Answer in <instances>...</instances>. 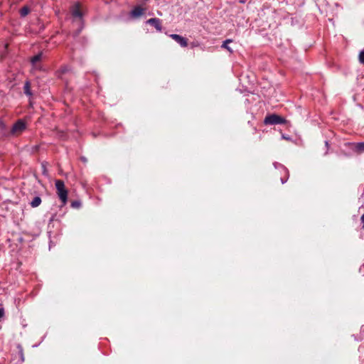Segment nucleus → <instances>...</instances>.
Masks as SVG:
<instances>
[{"mask_svg": "<svg viewBox=\"0 0 364 364\" xmlns=\"http://www.w3.org/2000/svg\"><path fill=\"white\" fill-rule=\"evenodd\" d=\"M17 348L18 349V354H19L21 361H24V355H23V348L21 347V345H18Z\"/></svg>", "mask_w": 364, "mask_h": 364, "instance_id": "15", "label": "nucleus"}, {"mask_svg": "<svg viewBox=\"0 0 364 364\" xmlns=\"http://www.w3.org/2000/svg\"><path fill=\"white\" fill-rule=\"evenodd\" d=\"M146 23L154 26L157 31L161 32L162 31L161 20L158 18H149Z\"/></svg>", "mask_w": 364, "mask_h": 364, "instance_id": "4", "label": "nucleus"}, {"mask_svg": "<svg viewBox=\"0 0 364 364\" xmlns=\"http://www.w3.org/2000/svg\"><path fill=\"white\" fill-rule=\"evenodd\" d=\"M82 160L86 161V159L85 157H82Z\"/></svg>", "mask_w": 364, "mask_h": 364, "instance_id": "25", "label": "nucleus"}, {"mask_svg": "<svg viewBox=\"0 0 364 364\" xmlns=\"http://www.w3.org/2000/svg\"><path fill=\"white\" fill-rule=\"evenodd\" d=\"M4 316V310L3 308H0V319Z\"/></svg>", "mask_w": 364, "mask_h": 364, "instance_id": "20", "label": "nucleus"}, {"mask_svg": "<svg viewBox=\"0 0 364 364\" xmlns=\"http://www.w3.org/2000/svg\"><path fill=\"white\" fill-rule=\"evenodd\" d=\"M273 165L275 168L282 169L284 171V174L287 175V177L289 176V170L284 165L278 162H274Z\"/></svg>", "mask_w": 364, "mask_h": 364, "instance_id": "11", "label": "nucleus"}, {"mask_svg": "<svg viewBox=\"0 0 364 364\" xmlns=\"http://www.w3.org/2000/svg\"><path fill=\"white\" fill-rule=\"evenodd\" d=\"M361 223H362V228L364 229V213L362 215L360 218Z\"/></svg>", "mask_w": 364, "mask_h": 364, "instance_id": "21", "label": "nucleus"}, {"mask_svg": "<svg viewBox=\"0 0 364 364\" xmlns=\"http://www.w3.org/2000/svg\"><path fill=\"white\" fill-rule=\"evenodd\" d=\"M39 149V146L38 145H36L33 147V151H38Z\"/></svg>", "mask_w": 364, "mask_h": 364, "instance_id": "22", "label": "nucleus"}, {"mask_svg": "<svg viewBox=\"0 0 364 364\" xmlns=\"http://www.w3.org/2000/svg\"><path fill=\"white\" fill-rule=\"evenodd\" d=\"M30 12V9L28 6H23L20 9V15L21 17L26 16Z\"/></svg>", "mask_w": 364, "mask_h": 364, "instance_id": "14", "label": "nucleus"}, {"mask_svg": "<svg viewBox=\"0 0 364 364\" xmlns=\"http://www.w3.org/2000/svg\"><path fill=\"white\" fill-rule=\"evenodd\" d=\"M81 205V203L78 200H74L71 203V206L75 208H78Z\"/></svg>", "mask_w": 364, "mask_h": 364, "instance_id": "17", "label": "nucleus"}, {"mask_svg": "<svg viewBox=\"0 0 364 364\" xmlns=\"http://www.w3.org/2000/svg\"><path fill=\"white\" fill-rule=\"evenodd\" d=\"M286 122V120L284 118L275 114H269L267 115L264 119V123L265 124H271V125H275V124H283Z\"/></svg>", "mask_w": 364, "mask_h": 364, "instance_id": "2", "label": "nucleus"}, {"mask_svg": "<svg viewBox=\"0 0 364 364\" xmlns=\"http://www.w3.org/2000/svg\"><path fill=\"white\" fill-rule=\"evenodd\" d=\"M289 177H287V175L285 174V177H281L280 180H281V182L282 184L285 183L287 180H288Z\"/></svg>", "mask_w": 364, "mask_h": 364, "instance_id": "19", "label": "nucleus"}, {"mask_svg": "<svg viewBox=\"0 0 364 364\" xmlns=\"http://www.w3.org/2000/svg\"><path fill=\"white\" fill-rule=\"evenodd\" d=\"M232 41L231 39H226L225 41H223V45L221 46V47L223 48H225L226 50H228L230 53H232L233 50H232V48L228 46V44L230 43H231Z\"/></svg>", "mask_w": 364, "mask_h": 364, "instance_id": "13", "label": "nucleus"}, {"mask_svg": "<svg viewBox=\"0 0 364 364\" xmlns=\"http://www.w3.org/2000/svg\"><path fill=\"white\" fill-rule=\"evenodd\" d=\"M71 14L73 17H76L78 18H82V12L80 10V3H76L73 6H72L70 9Z\"/></svg>", "mask_w": 364, "mask_h": 364, "instance_id": "6", "label": "nucleus"}, {"mask_svg": "<svg viewBox=\"0 0 364 364\" xmlns=\"http://www.w3.org/2000/svg\"><path fill=\"white\" fill-rule=\"evenodd\" d=\"M353 149L355 152L358 154H361L364 152V141L363 142H358L353 143Z\"/></svg>", "mask_w": 364, "mask_h": 364, "instance_id": "9", "label": "nucleus"}, {"mask_svg": "<svg viewBox=\"0 0 364 364\" xmlns=\"http://www.w3.org/2000/svg\"><path fill=\"white\" fill-rule=\"evenodd\" d=\"M42 200L40 196H36L33 198V199L30 202V205L32 208H37L38 207Z\"/></svg>", "mask_w": 364, "mask_h": 364, "instance_id": "12", "label": "nucleus"}, {"mask_svg": "<svg viewBox=\"0 0 364 364\" xmlns=\"http://www.w3.org/2000/svg\"><path fill=\"white\" fill-rule=\"evenodd\" d=\"M23 92L26 95L29 96V97L33 95V92L31 90V82L28 80L26 81L24 83Z\"/></svg>", "mask_w": 364, "mask_h": 364, "instance_id": "10", "label": "nucleus"}, {"mask_svg": "<svg viewBox=\"0 0 364 364\" xmlns=\"http://www.w3.org/2000/svg\"><path fill=\"white\" fill-rule=\"evenodd\" d=\"M55 188L57 194L61 200L63 205H65L68 201V190L65 187V183L61 180L55 181Z\"/></svg>", "mask_w": 364, "mask_h": 364, "instance_id": "1", "label": "nucleus"}, {"mask_svg": "<svg viewBox=\"0 0 364 364\" xmlns=\"http://www.w3.org/2000/svg\"><path fill=\"white\" fill-rule=\"evenodd\" d=\"M43 173L45 174V172H46V167L43 164Z\"/></svg>", "mask_w": 364, "mask_h": 364, "instance_id": "24", "label": "nucleus"}, {"mask_svg": "<svg viewBox=\"0 0 364 364\" xmlns=\"http://www.w3.org/2000/svg\"><path fill=\"white\" fill-rule=\"evenodd\" d=\"M68 70V67L65 66V67H63L61 68L58 71V77H60V75L62 74H64L65 73H67Z\"/></svg>", "mask_w": 364, "mask_h": 364, "instance_id": "16", "label": "nucleus"}, {"mask_svg": "<svg viewBox=\"0 0 364 364\" xmlns=\"http://www.w3.org/2000/svg\"><path fill=\"white\" fill-rule=\"evenodd\" d=\"M359 61L360 63L364 65V50H362L359 54Z\"/></svg>", "mask_w": 364, "mask_h": 364, "instance_id": "18", "label": "nucleus"}, {"mask_svg": "<svg viewBox=\"0 0 364 364\" xmlns=\"http://www.w3.org/2000/svg\"><path fill=\"white\" fill-rule=\"evenodd\" d=\"M170 37L178 43L181 47H186L188 46L187 39L178 34H171Z\"/></svg>", "mask_w": 364, "mask_h": 364, "instance_id": "7", "label": "nucleus"}, {"mask_svg": "<svg viewBox=\"0 0 364 364\" xmlns=\"http://www.w3.org/2000/svg\"><path fill=\"white\" fill-rule=\"evenodd\" d=\"M144 14V9L141 6H135L130 12V16L133 18H139Z\"/></svg>", "mask_w": 364, "mask_h": 364, "instance_id": "8", "label": "nucleus"}, {"mask_svg": "<svg viewBox=\"0 0 364 364\" xmlns=\"http://www.w3.org/2000/svg\"><path fill=\"white\" fill-rule=\"evenodd\" d=\"M325 145L327 147V149L328 148V146H329V144H328V141H325Z\"/></svg>", "mask_w": 364, "mask_h": 364, "instance_id": "23", "label": "nucleus"}, {"mask_svg": "<svg viewBox=\"0 0 364 364\" xmlns=\"http://www.w3.org/2000/svg\"><path fill=\"white\" fill-rule=\"evenodd\" d=\"M43 58V53L40 52L37 55H34L31 59V63L33 68L38 70H42V66L41 65H38V62L41 61Z\"/></svg>", "mask_w": 364, "mask_h": 364, "instance_id": "5", "label": "nucleus"}, {"mask_svg": "<svg viewBox=\"0 0 364 364\" xmlns=\"http://www.w3.org/2000/svg\"><path fill=\"white\" fill-rule=\"evenodd\" d=\"M26 128V123L22 119H18L14 124L11 129V134L15 135L23 132Z\"/></svg>", "mask_w": 364, "mask_h": 364, "instance_id": "3", "label": "nucleus"}]
</instances>
